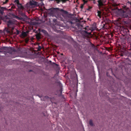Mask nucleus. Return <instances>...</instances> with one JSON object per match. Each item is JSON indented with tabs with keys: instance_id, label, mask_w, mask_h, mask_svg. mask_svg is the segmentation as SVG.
Listing matches in <instances>:
<instances>
[{
	"instance_id": "nucleus-20",
	"label": "nucleus",
	"mask_w": 131,
	"mask_h": 131,
	"mask_svg": "<svg viewBox=\"0 0 131 131\" xmlns=\"http://www.w3.org/2000/svg\"><path fill=\"white\" fill-rule=\"evenodd\" d=\"M16 34L18 35L19 34V31L16 29Z\"/></svg>"
},
{
	"instance_id": "nucleus-14",
	"label": "nucleus",
	"mask_w": 131,
	"mask_h": 131,
	"mask_svg": "<svg viewBox=\"0 0 131 131\" xmlns=\"http://www.w3.org/2000/svg\"><path fill=\"white\" fill-rule=\"evenodd\" d=\"M21 36L23 37H25L27 36V34L25 32H23L21 34Z\"/></svg>"
},
{
	"instance_id": "nucleus-7",
	"label": "nucleus",
	"mask_w": 131,
	"mask_h": 131,
	"mask_svg": "<svg viewBox=\"0 0 131 131\" xmlns=\"http://www.w3.org/2000/svg\"><path fill=\"white\" fill-rule=\"evenodd\" d=\"M37 2L35 1V0H30L29 4L31 5H37Z\"/></svg>"
},
{
	"instance_id": "nucleus-5",
	"label": "nucleus",
	"mask_w": 131,
	"mask_h": 131,
	"mask_svg": "<svg viewBox=\"0 0 131 131\" xmlns=\"http://www.w3.org/2000/svg\"><path fill=\"white\" fill-rule=\"evenodd\" d=\"M97 2L98 3L97 5L99 8L104 5V3L105 2L103 0H98Z\"/></svg>"
},
{
	"instance_id": "nucleus-12",
	"label": "nucleus",
	"mask_w": 131,
	"mask_h": 131,
	"mask_svg": "<svg viewBox=\"0 0 131 131\" xmlns=\"http://www.w3.org/2000/svg\"><path fill=\"white\" fill-rule=\"evenodd\" d=\"M97 13H98L97 16L99 17L100 18H101V12L99 10H97Z\"/></svg>"
},
{
	"instance_id": "nucleus-17",
	"label": "nucleus",
	"mask_w": 131,
	"mask_h": 131,
	"mask_svg": "<svg viewBox=\"0 0 131 131\" xmlns=\"http://www.w3.org/2000/svg\"><path fill=\"white\" fill-rule=\"evenodd\" d=\"M42 49V47L41 46H39L37 50L38 51H40L41 49Z\"/></svg>"
},
{
	"instance_id": "nucleus-23",
	"label": "nucleus",
	"mask_w": 131,
	"mask_h": 131,
	"mask_svg": "<svg viewBox=\"0 0 131 131\" xmlns=\"http://www.w3.org/2000/svg\"><path fill=\"white\" fill-rule=\"evenodd\" d=\"M93 2L94 4H95L96 3V2L95 1V0H94V1H93Z\"/></svg>"
},
{
	"instance_id": "nucleus-27",
	"label": "nucleus",
	"mask_w": 131,
	"mask_h": 131,
	"mask_svg": "<svg viewBox=\"0 0 131 131\" xmlns=\"http://www.w3.org/2000/svg\"><path fill=\"white\" fill-rule=\"evenodd\" d=\"M32 71V70H30V71Z\"/></svg>"
},
{
	"instance_id": "nucleus-2",
	"label": "nucleus",
	"mask_w": 131,
	"mask_h": 131,
	"mask_svg": "<svg viewBox=\"0 0 131 131\" xmlns=\"http://www.w3.org/2000/svg\"><path fill=\"white\" fill-rule=\"evenodd\" d=\"M119 16L122 18L131 20V13L129 10L121 11L119 13Z\"/></svg>"
},
{
	"instance_id": "nucleus-1",
	"label": "nucleus",
	"mask_w": 131,
	"mask_h": 131,
	"mask_svg": "<svg viewBox=\"0 0 131 131\" xmlns=\"http://www.w3.org/2000/svg\"><path fill=\"white\" fill-rule=\"evenodd\" d=\"M2 18L3 21L7 23L8 27L6 28L7 32L8 33H13L15 26V20L11 18L8 15H6Z\"/></svg>"
},
{
	"instance_id": "nucleus-18",
	"label": "nucleus",
	"mask_w": 131,
	"mask_h": 131,
	"mask_svg": "<svg viewBox=\"0 0 131 131\" xmlns=\"http://www.w3.org/2000/svg\"><path fill=\"white\" fill-rule=\"evenodd\" d=\"M8 1V0H6L5 1L3 2L2 5L6 4Z\"/></svg>"
},
{
	"instance_id": "nucleus-21",
	"label": "nucleus",
	"mask_w": 131,
	"mask_h": 131,
	"mask_svg": "<svg viewBox=\"0 0 131 131\" xmlns=\"http://www.w3.org/2000/svg\"><path fill=\"white\" fill-rule=\"evenodd\" d=\"M84 4H82L81 5V6H80V8L81 9H83V6H84Z\"/></svg>"
},
{
	"instance_id": "nucleus-16",
	"label": "nucleus",
	"mask_w": 131,
	"mask_h": 131,
	"mask_svg": "<svg viewBox=\"0 0 131 131\" xmlns=\"http://www.w3.org/2000/svg\"><path fill=\"white\" fill-rule=\"evenodd\" d=\"M89 124L91 126H93V123L92 121L91 120H90V121Z\"/></svg>"
},
{
	"instance_id": "nucleus-6",
	"label": "nucleus",
	"mask_w": 131,
	"mask_h": 131,
	"mask_svg": "<svg viewBox=\"0 0 131 131\" xmlns=\"http://www.w3.org/2000/svg\"><path fill=\"white\" fill-rule=\"evenodd\" d=\"M7 9L5 7H2L0 6V13L1 15H3L4 13V11L7 10Z\"/></svg>"
},
{
	"instance_id": "nucleus-26",
	"label": "nucleus",
	"mask_w": 131,
	"mask_h": 131,
	"mask_svg": "<svg viewBox=\"0 0 131 131\" xmlns=\"http://www.w3.org/2000/svg\"><path fill=\"white\" fill-rule=\"evenodd\" d=\"M42 32H43V31H45V30H42Z\"/></svg>"
},
{
	"instance_id": "nucleus-19",
	"label": "nucleus",
	"mask_w": 131,
	"mask_h": 131,
	"mask_svg": "<svg viewBox=\"0 0 131 131\" xmlns=\"http://www.w3.org/2000/svg\"><path fill=\"white\" fill-rule=\"evenodd\" d=\"M14 2L16 3L17 5L19 3L18 0H15L14 1Z\"/></svg>"
},
{
	"instance_id": "nucleus-4",
	"label": "nucleus",
	"mask_w": 131,
	"mask_h": 131,
	"mask_svg": "<svg viewBox=\"0 0 131 131\" xmlns=\"http://www.w3.org/2000/svg\"><path fill=\"white\" fill-rule=\"evenodd\" d=\"M83 29H84L85 30L84 31L83 30L82 31V34L85 37H88L89 35L90 34V33L88 32L87 30H86V28H84Z\"/></svg>"
},
{
	"instance_id": "nucleus-8",
	"label": "nucleus",
	"mask_w": 131,
	"mask_h": 131,
	"mask_svg": "<svg viewBox=\"0 0 131 131\" xmlns=\"http://www.w3.org/2000/svg\"><path fill=\"white\" fill-rule=\"evenodd\" d=\"M41 34L40 32L36 34V37L37 40H39L41 38Z\"/></svg>"
},
{
	"instance_id": "nucleus-3",
	"label": "nucleus",
	"mask_w": 131,
	"mask_h": 131,
	"mask_svg": "<svg viewBox=\"0 0 131 131\" xmlns=\"http://www.w3.org/2000/svg\"><path fill=\"white\" fill-rule=\"evenodd\" d=\"M56 12V9L53 8L49 9L48 11V14L52 16H55Z\"/></svg>"
},
{
	"instance_id": "nucleus-9",
	"label": "nucleus",
	"mask_w": 131,
	"mask_h": 131,
	"mask_svg": "<svg viewBox=\"0 0 131 131\" xmlns=\"http://www.w3.org/2000/svg\"><path fill=\"white\" fill-rule=\"evenodd\" d=\"M63 11V14H62V16L64 17L65 18H66V15H67L68 12L66 11L62 10Z\"/></svg>"
},
{
	"instance_id": "nucleus-10",
	"label": "nucleus",
	"mask_w": 131,
	"mask_h": 131,
	"mask_svg": "<svg viewBox=\"0 0 131 131\" xmlns=\"http://www.w3.org/2000/svg\"><path fill=\"white\" fill-rule=\"evenodd\" d=\"M122 7L123 8V10H122V11L123 10H127L128 9V8L126 6L124 5H123L122 6Z\"/></svg>"
},
{
	"instance_id": "nucleus-25",
	"label": "nucleus",
	"mask_w": 131,
	"mask_h": 131,
	"mask_svg": "<svg viewBox=\"0 0 131 131\" xmlns=\"http://www.w3.org/2000/svg\"><path fill=\"white\" fill-rule=\"evenodd\" d=\"M83 1H84L85 3H86L87 2V1H85V0H84Z\"/></svg>"
},
{
	"instance_id": "nucleus-24",
	"label": "nucleus",
	"mask_w": 131,
	"mask_h": 131,
	"mask_svg": "<svg viewBox=\"0 0 131 131\" xmlns=\"http://www.w3.org/2000/svg\"><path fill=\"white\" fill-rule=\"evenodd\" d=\"M77 21L79 22L80 21V20H79V19L77 20Z\"/></svg>"
},
{
	"instance_id": "nucleus-11",
	"label": "nucleus",
	"mask_w": 131,
	"mask_h": 131,
	"mask_svg": "<svg viewBox=\"0 0 131 131\" xmlns=\"http://www.w3.org/2000/svg\"><path fill=\"white\" fill-rule=\"evenodd\" d=\"M17 7L18 8L20 9H23L24 8V7L22 6V5L20 3H19L17 5Z\"/></svg>"
},
{
	"instance_id": "nucleus-15",
	"label": "nucleus",
	"mask_w": 131,
	"mask_h": 131,
	"mask_svg": "<svg viewBox=\"0 0 131 131\" xmlns=\"http://www.w3.org/2000/svg\"><path fill=\"white\" fill-rule=\"evenodd\" d=\"M8 48L7 47H4L2 49L0 48V52H2L4 50H7Z\"/></svg>"
},
{
	"instance_id": "nucleus-22",
	"label": "nucleus",
	"mask_w": 131,
	"mask_h": 131,
	"mask_svg": "<svg viewBox=\"0 0 131 131\" xmlns=\"http://www.w3.org/2000/svg\"><path fill=\"white\" fill-rule=\"evenodd\" d=\"M69 0H62V2L63 3H65L66 2V1H68Z\"/></svg>"
},
{
	"instance_id": "nucleus-13",
	"label": "nucleus",
	"mask_w": 131,
	"mask_h": 131,
	"mask_svg": "<svg viewBox=\"0 0 131 131\" xmlns=\"http://www.w3.org/2000/svg\"><path fill=\"white\" fill-rule=\"evenodd\" d=\"M62 88H60V89L58 91V93L59 92L60 93V94H59V96H61L62 95Z\"/></svg>"
}]
</instances>
